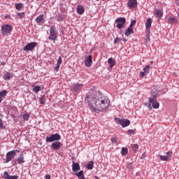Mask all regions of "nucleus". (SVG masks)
<instances>
[{
  "label": "nucleus",
  "mask_w": 179,
  "mask_h": 179,
  "mask_svg": "<svg viewBox=\"0 0 179 179\" xmlns=\"http://www.w3.org/2000/svg\"><path fill=\"white\" fill-rule=\"evenodd\" d=\"M87 170H93L94 167V162L90 161L86 166Z\"/></svg>",
  "instance_id": "nucleus-25"
},
{
  "label": "nucleus",
  "mask_w": 179,
  "mask_h": 179,
  "mask_svg": "<svg viewBox=\"0 0 179 179\" xmlns=\"http://www.w3.org/2000/svg\"><path fill=\"white\" fill-rule=\"evenodd\" d=\"M138 6V1L136 0H129L127 2V8L129 9H135Z\"/></svg>",
  "instance_id": "nucleus-10"
},
{
  "label": "nucleus",
  "mask_w": 179,
  "mask_h": 179,
  "mask_svg": "<svg viewBox=\"0 0 179 179\" xmlns=\"http://www.w3.org/2000/svg\"><path fill=\"white\" fill-rule=\"evenodd\" d=\"M45 179H51V176L50 175H46Z\"/></svg>",
  "instance_id": "nucleus-49"
},
{
  "label": "nucleus",
  "mask_w": 179,
  "mask_h": 179,
  "mask_svg": "<svg viewBox=\"0 0 179 179\" xmlns=\"http://www.w3.org/2000/svg\"><path fill=\"white\" fill-rule=\"evenodd\" d=\"M153 14L158 19H161V17H163V11H162V10L155 9L153 12Z\"/></svg>",
  "instance_id": "nucleus-16"
},
{
  "label": "nucleus",
  "mask_w": 179,
  "mask_h": 179,
  "mask_svg": "<svg viewBox=\"0 0 179 179\" xmlns=\"http://www.w3.org/2000/svg\"><path fill=\"white\" fill-rule=\"evenodd\" d=\"M122 156H127V155H128V148L123 147L122 148Z\"/></svg>",
  "instance_id": "nucleus-28"
},
{
  "label": "nucleus",
  "mask_w": 179,
  "mask_h": 179,
  "mask_svg": "<svg viewBox=\"0 0 179 179\" xmlns=\"http://www.w3.org/2000/svg\"><path fill=\"white\" fill-rule=\"evenodd\" d=\"M95 179H99V177H96Z\"/></svg>",
  "instance_id": "nucleus-59"
},
{
  "label": "nucleus",
  "mask_w": 179,
  "mask_h": 179,
  "mask_svg": "<svg viewBox=\"0 0 179 179\" xmlns=\"http://www.w3.org/2000/svg\"><path fill=\"white\" fill-rule=\"evenodd\" d=\"M58 141H61V135H59L58 133L51 134L50 136H47L45 138V142H47V143L50 142H58Z\"/></svg>",
  "instance_id": "nucleus-6"
},
{
  "label": "nucleus",
  "mask_w": 179,
  "mask_h": 179,
  "mask_svg": "<svg viewBox=\"0 0 179 179\" xmlns=\"http://www.w3.org/2000/svg\"><path fill=\"white\" fill-rule=\"evenodd\" d=\"M150 65H153V62H150Z\"/></svg>",
  "instance_id": "nucleus-57"
},
{
  "label": "nucleus",
  "mask_w": 179,
  "mask_h": 179,
  "mask_svg": "<svg viewBox=\"0 0 179 179\" xmlns=\"http://www.w3.org/2000/svg\"><path fill=\"white\" fill-rule=\"evenodd\" d=\"M37 42L29 43L24 47L23 50L27 52L33 51V50L37 47Z\"/></svg>",
  "instance_id": "nucleus-8"
},
{
  "label": "nucleus",
  "mask_w": 179,
  "mask_h": 179,
  "mask_svg": "<svg viewBox=\"0 0 179 179\" xmlns=\"http://www.w3.org/2000/svg\"><path fill=\"white\" fill-rule=\"evenodd\" d=\"M131 148L134 150V152H138L139 149V145L138 144H133L131 145Z\"/></svg>",
  "instance_id": "nucleus-33"
},
{
  "label": "nucleus",
  "mask_w": 179,
  "mask_h": 179,
  "mask_svg": "<svg viewBox=\"0 0 179 179\" xmlns=\"http://www.w3.org/2000/svg\"><path fill=\"white\" fill-rule=\"evenodd\" d=\"M135 24H136V20H134L131 22V24L129 27L132 29Z\"/></svg>",
  "instance_id": "nucleus-37"
},
{
  "label": "nucleus",
  "mask_w": 179,
  "mask_h": 179,
  "mask_svg": "<svg viewBox=\"0 0 179 179\" xmlns=\"http://www.w3.org/2000/svg\"><path fill=\"white\" fill-rule=\"evenodd\" d=\"M76 10L78 15H83V13H85V7H83L82 5H78Z\"/></svg>",
  "instance_id": "nucleus-19"
},
{
  "label": "nucleus",
  "mask_w": 179,
  "mask_h": 179,
  "mask_svg": "<svg viewBox=\"0 0 179 179\" xmlns=\"http://www.w3.org/2000/svg\"><path fill=\"white\" fill-rule=\"evenodd\" d=\"M108 64H110V65H113L114 66H115V65H116L115 61H114V59H113L112 57H110L108 59Z\"/></svg>",
  "instance_id": "nucleus-34"
},
{
  "label": "nucleus",
  "mask_w": 179,
  "mask_h": 179,
  "mask_svg": "<svg viewBox=\"0 0 179 179\" xmlns=\"http://www.w3.org/2000/svg\"><path fill=\"white\" fill-rule=\"evenodd\" d=\"M14 151H15V153H16V152H17V153H19V152H20L19 150H14Z\"/></svg>",
  "instance_id": "nucleus-54"
},
{
  "label": "nucleus",
  "mask_w": 179,
  "mask_h": 179,
  "mask_svg": "<svg viewBox=\"0 0 179 179\" xmlns=\"http://www.w3.org/2000/svg\"><path fill=\"white\" fill-rule=\"evenodd\" d=\"M178 19H179V13H178Z\"/></svg>",
  "instance_id": "nucleus-58"
},
{
  "label": "nucleus",
  "mask_w": 179,
  "mask_h": 179,
  "mask_svg": "<svg viewBox=\"0 0 179 179\" xmlns=\"http://www.w3.org/2000/svg\"><path fill=\"white\" fill-rule=\"evenodd\" d=\"M96 1H99V0H96Z\"/></svg>",
  "instance_id": "nucleus-60"
},
{
  "label": "nucleus",
  "mask_w": 179,
  "mask_h": 179,
  "mask_svg": "<svg viewBox=\"0 0 179 179\" xmlns=\"http://www.w3.org/2000/svg\"><path fill=\"white\" fill-rule=\"evenodd\" d=\"M3 176H6L4 179H19V176H9L8 171H5Z\"/></svg>",
  "instance_id": "nucleus-18"
},
{
  "label": "nucleus",
  "mask_w": 179,
  "mask_h": 179,
  "mask_svg": "<svg viewBox=\"0 0 179 179\" xmlns=\"http://www.w3.org/2000/svg\"><path fill=\"white\" fill-rule=\"evenodd\" d=\"M121 38H119V37H117L116 38H115V40H114V43L115 44H118V43H120V41H121Z\"/></svg>",
  "instance_id": "nucleus-40"
},
{
  "label": "nucleus",
  "mask_w": 179,
  "mask_h": 179,
  "mask_svg": "<svg viewBox=\"0 0 179 179\" xmlns=\"http://www.w3.org/2000/svg\"><path fill=\"white\" fill-rule=\"evenodd\" d=\"M1 65H6V63L3 62L1 63Z\"/></svg>",
  "instance_id": "nucleus-53"
},
{
  "label": "nucleus",
  "mask_w": 179,
  "mask_h": 179,
  "mask_svg": "<svg viewBox=\"0 0 179 179\" xmlns=\"http://www.w3.org/2000/svg\"><path fill=\"white\" fill-rule=\"evenodd\" d=\"M145 157H146V152H145L142 154L141 159H145Z\"/></svg>",
  "instance_id": "nucleus-47"
},
{
  "label": "nucleus",
  "mask_w": 179,
  "mask_h": 179,
  "mask_svg": "<svg viewBox=\"0 0 179 179\" xmlns=\"http://www.w3.org/2000/svg\"><path fill=\"white\" fill-rule=\"evenodd\" d=\"M159 159L162 160V162H169V160H170L169 159V157L163 155H159Z\"/></svg>",
  "instance_id": "nucleus-32"
},
{
  "label": "nucleus",
  "mask_w": 179,
  "mask_h": 179,
  "mask_svg": "<svg viewBox=\"0 0 179 179\" xmlns=\"http://www.w3.org/2000/svg\"><path fill=\"white\" fill-rule=\"evenodd\" d=\"M92 59H93V56L90 55L87 57H86L85 60V66H87L88 68L90 66H92V64H93Z\"/></svg>",
  "instance_id": "nucleus-13"
},
{
  "label": "nucleus",
  "mask_w": 179,
  "mask_h": 179,
  "mask_svg": "<svg viewBox=\"0 0 179 179\" xmlns=\"http://www.w3.org/2000/svg\"><path fill=\"white\" fill-rule=\"evenodd\" d=\"M39 101H40L41 104H45V101L44 100V97H41L39 99Z\"/></svg>",
  "instance_id": "nucleus-42"
},
{
  "label": "nucleus",
  "mask_w": 179,
  "mask_h": 179,
  "mask_svg": "<svg viewBox=\"0 0 179 179\" xmlns=\"http://www.w3.org/2000/svg\"><path fill=\"white\" fill-rule=\"evenodd\" d=\"M17 162L18 164H22L24 163V155H23V153H21L19 155L18 157L17 158Z\"/></svg>",
  "instance_id": "nucleus-20"
},
{
  "label": "nucleus",
  "mask_w": 179,
  "mask_h": 179,
  "mask_svg": "<svg viewBox=\"0 0 179 179\" xmlns=\"http://www.w3.org/2000/svg\"><path fill=\"white\" fill-rule=\"evenodd\" d=\"M3 78L4 79V80H10V73L6 72L3 75Z\"/></svg>",
  "instance_id": "nucleus-27"
},
{
  "label": "nucleus",
  "mask_w": 179,
  "mask_h": 179,
  "mask_svg": "<svg viewBox=\"0 0 179 179\" xmlns=\"http://www.w3.org/2000/svg\"><path fill=\"white\" fill-rule=\"evenodd\" d=\"M12 30H13L12 25L8 24H3L1 27V34L2 36H8L12 33Z\"/></svg>",
  "instance_id": "nucleus-5"
},
{
  "label": "nucleus",
  "mask_w": 179,
  "mask_h": 179,
  "mask_svg": "<svg viewBox=\"0 0 179 179\" xmlns=\"http://www.w3.org/2000/svg\"><path fill=\"white\" fill-rule=\"evenodd\" d=\"M22 118L24 121H29V119L30 118V114L26 113L24 115H22Z\"/></svg>",
  "instance_id": "nucleus-30"
},
{
  "label": "nucleus",
  "mask_w": 179,
  "mask_h": 179,
  "mask_svg": "<svg viewBox=\"0 0 179 179\" xmlns=\"http://www.w3.org/2000/svg\"><path fill=\"white\" fill-rule=\"evenodd\" d=\"M57 38H58V31L55 29V27L52 26L50 29L48 39L52 41H57Z\"/></svg>",
  "instance_id": "nucleus-3"
},
{
  "label": "nucleus",
  "mask_w": 179,
  "mask_h": 179,
  "mask_svg": "<svg viewBox=\"0 0 179 179\" xmlns=\"http://www.w3.org/2000/svg\"><path fill=\"white\" fill-rule=\"evenodd\" d=\"M143 71L140 73L141 77V78H145L149 72H150V66L147 65L143 69Z\"/></svg>",
  "instance_id": "nucleus-12"
},
{
  "label": "nucleus",
  "mask_w": 179,
  "mask_h": 179,
  "mask_svg": "<svg viewBox=\"0 0 179 179\" xmlns=\"http://www.w3.org/2000/svg\"><path fill=\"white\" fill-rule=\"evenodd\" d=\"M131 34H134V29L129 27L124 33V36H126V37H129Z\"/></svg>",
  "instance_id": "nucleus-23"
},
{
  "label": "nucleus",
  "mask_w": 179,
  "mask_h": 179,
  "mask_svg": "<svg viewBox=\"0 0 179 179\" xmlns=\"http://www.w3.org/2000/svg\"><path fill=\"white\" fill-rule=\"evenodd\" d=\"M8 91L6 90L0 92V103H2V99H3V97H6Z\"/></svg>",
  "instance_id": "nucleus-24"
},
{
  "label": "nucleus",
  "mask_w": 179,
  "mask_h": 179,
  "mask_svg": "<svg viewBox=\"0 0 179 179\" xmlns=\"http://www.w3.org/2000/svg\"><path fill=\"white\" fill-rule=\"evenodd\" d=\"M115 120L117 121V124L122 125V128H126V127L131 125V121L128 119H120V117H115Z\"/></svg>",
  "instance_id": "nucleus-7"
},
{
  "label": "nucleus",
  "mask_w": 179,
  "mask_h": 179,
  "mask_svg": "<svg viewBox=\"0 0 179 179\" xmlns=\"http://www.w3.org/2000/svg\"><path fill=\"white\" fill-rule=\"evenodd\" d=\"M83 87V84L76 83L72 85L73 92L78 93Z\"/></svg>",
  "instance_id": "nucleus-14"
},
{
  "label": "nucleus",
  "mask_w": 179,
  "mask_h": 179,
  "mask_svg": "<svg viewBox=\"0 0 179 179\" xmlns=\"http://www.w3.org/2000/svg\"><path fill=\"white\" fill-rule=\"evenodd\" d=\"M135 131H136V130L129 129V130H128L127 134L129 135H135Z\"/></svg>",
  "instance_id": "nucleus-38"
},
{
  "label": "nucleus",
  "mask_w": 179,
  "mask_h": 179,
  "mask_svg": "<svg viewBox=\"0 0 179 179\" xmlns=\"http://www.w3.org/2000/svg\"><path fill=\"white\" fill-rule=\"evenodd\" d=\"M176 3V5L178 6H179V0H176V2H175Z\"/></svg>",
  "instance_id": "nucleus-52"
},
{
  "label": "nucleus",
  "mask_w": 179,
  "mask_h": 179,
  "mask_svg": "<svg viewBox=\"0 0 179 179\" xmlns=\"http://www.w3.org/2000/svg\"><path fill=\"white\" fill-rule=\"evenodd\" d=\"M52 150H59L61 149V142L55 141L51 144Z\"/></svg>",
  "instance_id": "nucleus-15"
},
{
  "label": "nucleus",
  "mask_w": 179,
  "mask_h": 179,
  "mask_svg": "<svg viewBox=\"0 0 179 179\" xmlns=\"http://www.w3.org/2000/svg\"><path fill=\"white\" fill-rule=\"evenodd\" d=\"M151 96H150L148 99L149 103H145V107H148L149 110H152V108L157 110V108L160 107V103L157 101V94L151 92Z\"/></svg>",
  "instance_id": "nucleus-2"
},
{
  "label": "nucleus",
  "mask_w": 179,
  "mask_h": 179,
  "mask_svg": "<svg viewBox=\"0 0 179 179\" xmlns=\"http://www.w3.org/2000/svg\"><path fill=\"white\" fill-rule=\"evenodd\" d=\"M57 64H59L60 65H61V64H62V57H61V56H59L58 58Z\"/></svg>",
  "instance_id": "nucleus-43"
},
{
  "label": "nucleus",
  "mask_w": 179,
  "mask_h": 179,
  "mask_svg": "<svg viewBox=\"0 0 179 179\" xmlns=\"http://www.w3.org/2000/svg\"><path fill=\"white\" fill-rule=\"evenodd\" d=\"M17 16H19L20 17H23L24 16V15H26V13L23 12V13H17Z\"/></svg>",
  "instance_id": "nucleus-41"
},
{
  "label": "nucleus",
  "mask_w": 179,
  "mask_h": 179,
  "mask_svg": "<svg viewBox=\"0 0 179 179\" xmlns=\"http://www.w3.org/2000/svg\"><path fill=\"white\" fill-rule=\"evenodd\" d=\"M78 179H86V178H85V175H83V176H80Z\"/></svg>",
  "instance_id": "nucleus-51"
},
{
  "label": "nucleus",
  "mask_w": 179,
  "mask_h": 179,
  "mask_svg": "<svg viewBox=\"0 0 179 179\" xmlns=\"http://www.w3.org/2000/svg\"><path fill=\"white\" fill-rule=\"evenodd\" d=\"M113 64H110V66L108 68V71H111L113 69Z\"/></svg>",
  "instance_id": "nucleus-48"
},
{
  "label": "nucleus",
  "mask_w": 179,
  "mask_h": 179,
  "mask_svg": "<svg viewBox=\"0 0 179 179\" xmlns=\"http://www.w3.org/2000/svg\"><path fill=\"white\" fill-rule=\"evenodd\" d=\"M117 137H113L111 138V142H113V143H117Z\"/></svg>",
  "instance_id": "nucleus-44"
},
{
  "label": "nucleus",
  "mask_w": 179,
  "mask_h": 179,
  "mask_svg": "<svg viewBox=\"0 0 179 179\" xmlns=\"http://www.w3.org/2000/svg\"><path fill=\"white\" fill-rule=\"evenodd\" d=\"M123 41H124V43H127V39L124 38V39H123Z\"/></svg>",
  "instance_id": "nucleus-56"
},
{
  "label": "nucleus",
  "mask_w": 179,
  "mask_h": 179,
  "mask_svg": "<svg viewBox=\"0 0 179 179\" xmlns=\"http://www.w3.org/2000/svg\"><path fill=\"white\" fill-rule=\"evenodd\" d=\"M35 22H36L37 24H43V23L45 22V19L44 18V15L41 14L38 17H36Z\"/></svg>",
  "instance_id": "nucleus-11"
},
{
  "label": "nucleus",
  "mask_w": 179,
  "mask_h": 179,
  "mask_svg": "<svg viewBox=\"0 0 179 179\" xmlns=\"http://www.w3.org/2000/svg\"><path fill=\"white\" fill-rule=\"evenodd\" d=\"M5 19H9L10 16L9 15H6L4 16Z\"/></svg>",
  "instance_id": "nucleus-50"
},
{
  "label": "nucleus",
  "mask_w": 179,
  "mask_h": 179,
  "mask_svg": "<svg viewBox=\"0 0 179 179\" xmlns=\"http://www.w3.org/2000/svg\"><path fill=\"white\" fill-rule=\"evenodd\" d=\"M132 164H128L127 166V169H129V170H132Z\"/></svg>",
  "instance_id": "nucleus-45"
},
{
  "label": "nucleus",
  "mask_w": 179,
  "mask_h": 179,
  "mask_svg": "<svg viewBox=\"0 0 179 179\" xmlns=\"http://www.w3.org/2000/svg\"><path fill=\"white\" fill-rule=\"evenodd\" d=\"M150 27H152V19L148 18L145 22V29L150 30Z\"/></svg>",
  "instance_id": "nucleus-22"
},
{
  "label": "nucleus",
  "mask_w": 179,
  "mask_h": 179,
  "mask_svg": "<svg viewBox=\"0 0 179 179\" xmlns=\"http://www.w3.org/2000/svg\"><path fill=\"white\" fill-rule=\"evenodd\" d=\"M115 23H117L116 27L119 30L124 29L125 27V24L127 23V19L125 17H120L117 18L115 21Z\"/></svg>",
  "instance_id": "nucleus-4"
},
{
  "label": "nucleus",
  "mask_w": 179,
  "mask_h": 179,
  "mask_svg": "<svg viewBox=\"0 0 179 179\" xmlns=\"http://www.w3.org/2000/svg\"><path fill=\"white\" fill-rule=\"evenodd\" d=\"M40 90H41V87L37 85L36 87H34L33 89H32V92H34V93H38V92H40Z\"/></svg>",
  "instance_id": "nucleus-29"
},
{
  "label": "nucleus",
  "mask_w": 179,
  "mask_h": 179,
  "mask_svg": "<svg viewBox=\"0 0 179 179\" xmlns=\"http://www.w3.org/2000/svg\"><path fill=\"white\" fill-rule=\"evenodd\" d=\"M23 6L24 4L22 3H15V8L17 9V10H20V9H22Z\"/></svg>",
  "instance_id": "nucleus-31"
},
{
  "label": "nucleus",
  "mask_w": 179,
  "mask_h": 179,
  "mask_svg": "<svg viewBox=\"0 0 179 179\" xmlns=\"http://www.w3.org/2000/svg\"><path fill=\"white\" fill-rule=\"evenodd\" d=\"M72 170L74 173H76V171H79V170H80V165L79 164V163L73 162Z\"/></svg>",
  "instance_id": "nucleus-17"
},
{
  "label": "nucleus",
  "mask_w": 179,
  "mask_h": 179,
  "mask_svg": "<svg viewBox=\"0 0 179 179\" xmlns=\"http://www.w3.org/2000/svg\"><path fill=\"white\" fill-rule=\"evenodd\" d=\"M64 16L62 13H59L58 15H56V20L57 22H62L64 21Z\"/></svg>",
  "instance_id": "nucleus-26"
},
{
  "label": "nucleus",
  "mask_w": 179,
  "mask_h": 179,
  "mask_svg": "<svg viewBox=\"0 0 179 179\" xmlns=\"http://www.w3.org/2000/svg\"><path fill=\"white\" fill-rule=\"evenodd\" d=\"M172 155H173V152L171 151H169L166 152V156H168V157H171Z\"/></svg>",
  "instance_id": "nucleus-46"
},
{
  "label": "nucleus",
  "mask_w": 179,
  "mask_h": 179,
  "mask_svg": "<svg viewBox=\"0 0 179 179\" xmlns=\"http://www.w3.org/2000/svg\"><path fill=\"white\" fill-rule=\"evenodd\" d=\"M75 176H76V177H78V178H79L80 177L83 176H84V175H83V171H80L79 172L76 173H75Z\"/></svg>",
  "instance_id": "nucleus-35"
},
{
  "label": "nucleus",
  "mask_w": 179,
  "mask_h": 179,
  "mask_svg": "<svg viewBox=\"0 0 179 179\" xmlns=\"http://www.w3.org/2000/svg\"><path fill=\"white\" fill-rule=\"evenodd\" d=\"M99 95L97 96L96 92L90 91L85 97V101L92 111L104 113L110 107V99L106 96Z\"/></svg>",
  "instance_id": "nucleus-1"
},
{
  "label": "nucleus",
  "mask_w": 179,
  "mask_h": 179,
  "mask_svg": "<svg viewBox=\"0 0 179 179\" xmlns=\"http://www.w3.org/2000/svg\"><path fill=\"white\" fill-rule=\"evenodd\" d=\"M16 163V161H12V164H15Z\"/></svg>",
  "instance_id": "nucleus-55"
},
{
  "label": "nucleus",
  "mask_w": 179,
  "mask_h": 179,
  "mask_svg": "<svg viewBox=\"0 0 179 179\" xmlns=\"http://www.w3.org/2000/svg\"><path fill=\"white\" fill-rule=\"evenodd\" d=\"M0 129H5V126L3 125V122H2V119H0Z\"/></svg>",
  "instance_id": "nucleus-39"
},
{
  "label": "nucleus",
  "mask_w": 179,
  "mask_h": 179,
  "mask_svg": "<svg viewBox=\"0 0 179 179\" xmlns=\"http://www.w3.org/2000/svg\"><path fill=\"white\" fill-rule=\"evenodd\" d=\"M178 22V19L173 17H169L168 19V23L169 24H174Z\"/></svg>",
  "instance_id": "nucleus-21"
},
{
  "label": "nucleus",
  "mask_w": 179,
  "mask_h": 179,
  "mask_svg": "<svg viewBox=\"0 0 179 179\" xmlns=\"http://www.w3.org/2000/svg\"><path fill=\"white\" fill-rule=\"evenodd\" d=\"M15 156H16V152L15 150L8 152L6 155L5 163H9V162H11V160L15 158Z\"/></svg>",
  "instance_id": "nucleus-9"
},
{
  "label": "nucleus",
  "mask_w": 179,
  "mask_h": 179,
  "mask_svg": "<svg viewBox=\"0 0 179 179\" xmlns=\"http://www.w3.org/2000/svg\"><path fill=\"white\" fill-rule=\"evenodd\" d=\"M59 66H61V64L57 63L55 67L54 68V71H55V72H58V71H59Z\"/></svg>",
  "instance_id": "nucleus-36"
}]
</instances>
